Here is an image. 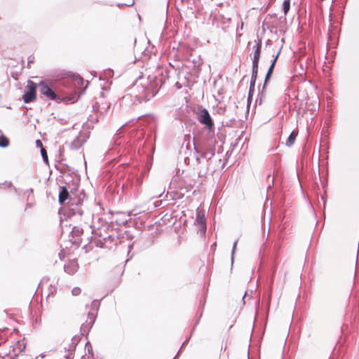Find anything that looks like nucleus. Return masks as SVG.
I'll return each instance as SVG.
<instances>
[{"mask_svg":"<svg viewBox=\"0 0 359 359\" xmlns=\"http://www.w3.org/2000/svg\"><path fill=\"white\" fill-rule=\"evenodd\" d=\"M83 83L84 79L79 74H67V77L61 81V85L69 90L67 91L57 87L49 79H42L39 83L29 79L22 99L26 104L36 101L37 98L36 89L39 87L40 94L48 100L66 104H73L80 98L79 88L83 86Z\"/></svg>","mask_w":359,"mask_h":359,"instance_id":"obj_1","label":"nucleus"},{"mask_svg":"<svg viewBox=\"0 0 359 359\" xmlns=\"http://www.w3.org/2000/svg\"><path fill=\"white\" fill-rule=\"evenodd\" d=\"M198 121L203 125L208 131L204 135L194 134V155L197 164L199 177H204L209 171L216 151L217 140L215 135V124L208 110L200 106L196 112Z\"/></svg>","mask_w":359,"mask_h":359,"instance_id":"obj_2","label":"nucleus"},{"mask_svg":"<svg viewBox=\"0 0 359 359\" xmlns=\"http://www.w3.org/2000/svg\"><path fill=\"white\" fill-rule=\"evenodd\" d=\"M168 77L167 70L159 75H149L147 78L139 76L128 89L129 95L134 98L133 103L139 104L149 101L158 94Z\"/></svg>","mask_w":359,"mask_h":359,"instance_id":"obj_3","label":"nucleus"},{"mask_svg":"<svg viewBox=\"0 0 359 359\" xmlns=\"http://www.w3.org/2000/svg\"><path fill=\"white\" fill-rule=\"evenodd\" d=\"M87 199V196L84 189L80 191L79 197H72L68 190L67 186H60L58 192V203L62 206L58 210L60 215V222L63 219H67L76 215L82 216L83 211L79 208Z\"/></svg>","mask_w":359,"mask_h":359,"instance_id":"obj_4","label":"nucleus"},{"mask_svg":"<svg viewBox=\"0 0 359 359\" xmlns=\"http://www.w3.org/2000/svg\"><path fill=\"white\" fill-rule=\"evenodd\" d=\"M277 271L276 263H275V260L273 261V264L271 266L270 273L271 277L268 280V285H267V292L264 294V297L266 301V319H267L269 313L270 311L271 301L272 297V291H273V285L274 283L275 276Z\"/></svg>","mask_w":359,"mask_h":359,"instance_id":"obj_5","label":"nucleus"},{"mask_svg":"<svg viewBox=\"0 0 359 359\" xmlns=\"http://www.w3.org/2000/svg\"><path fill=\"white\" fill-rule=\"evenodd\" d=\"M341 28L336 24H329L327 32V46L336 48L339 43Z\"/></svg>","mask_w":359,"mask_h":359,"instance_id":"obj_6","label":"nucleus"},{"mask_svg":"<svg viewBox=\"0 0 359 359\" xmlns=\"http://www.w3.org/2000/svg\"><path fill=\"white\" fill-rule=\"evenodd\" d=\"M195 225L198 226L197 230L198 233L201 236H205L207 231L206 219L205 212L197 209L196 217L194 222Z\"/></svg>","mask_w":359,"mask_h":359,"instance_id":"obj_7","label":"nucleus"},{"mask_svg":"<svg viewBox=\"0 0 359 359\" xmlns=\"http://www.w3.org/2000/svg\"><path fill=\"white\" fill-rule=\"evenodd\" d=\"M177 25L165 23L163 29L161 32L160 40L165 41L170 38L175 37L177 33V29H178V27H177Z\"/></svg>","mask_w":359,"mask_h":359,"instance_id":"obj_8","label":"nucleus"},{"mask_svg":"<svg viewBox=\"0 0 359 359\" xmlns=\"http://www.w3.org/2000/svg\"><path fill=\"white\" fill-rule=\"evenodd\" d=\"M65 184V186H67L68 190L72 195V197H79L80 191H79L80 179H77L76 180H72L71 181L67 182L65 180H64Z\"/></svg>","mask_w":359,"mask_h":359,"instance_id":"obj_9","label":"nucleus"},{"mask_svg":"<svg viewBox=\"0 0 359 359\" xmlns=\"http://www.w3.org/2000/svg\"><path fill=\"white\" fill-rule=\"evenodd\" d=\"M353 312H354L353 322L352 320L351 321V327L346 323H344L341 326V335L342 336L340 337V340H341L342 337H344V341H346V338L348 337V335L349 332H351V330H353L355 328V327L356 318H357V316H356L357 308H355V310Z\"/></svg>","mask_w":359,"mask_h":359,"instance_id":"obj_10","label":"nucleus"},{"mask_svg":"<svg viewBox=\"0 0 359 359\" xmlns=\"http://www.w3.org/2000/svg\"><path fill=\"white\" fill-rule=\"evenodd\" d=\"M255 44L253 46L252 49L254 50L253 57L252 62H259L262 47V39L257 34V39L255 40Z\"/></svg>","mask_w":359,"mask_h":359,"instance_id":"obj_11","label":"nucleus"},{"mask_svg":"<svg viewBox=\"0 0 359 359\" xmlns=\"http://www.w3.org/2000/svg\"><path fill=\"white\" fill-rule=\"evenodd\" d=\"M79 269L78 259L76 258L69 260L68 263L64 265V270L69 275L74 274Z\"/></svg>","mask_w":359,"mask_h":359,"instance_id":"obj_12","label":"nucleus"},{"mask_svg":"<svg viewBox=\"0 0 359 359\" xmlns=\"http://www.w3.org/2000/svg\"><path fill=\"white\" fill-rule=\"evenodd\" d=\"M281 49H282V47H280L278 51V53L276 54V55H273V59L271 60V65L268 68V70L266 72V74L265 75V77H266V80H270L271 79V77L273 74V70H274V67L276 66V62H277V60L280 54V52H281Z\"/></svg>","mask_w":359,"mask_h":359,"instance_id":"obj_13","label":"nucleus"},{"mask_svg":"<svg viewBox=\"0 0 359 359\" xmlns=\"http://www.w3.org/2000/svg\"><path fill=\"white\" fill-rule=\"evenodd\" d=\"M191 63H192L193 74L196 76H198V75L201 72V67L203 63V60L201 58L200 55H198L197 57H196L191 60Z\"/></svg>","mask_w":359,"mask_h":359,"instance_id":"obj_14","label":"nucleus"},{"mask_svg":"<svg viewBox=\"0 0 359 359\" xmlns=\"http://www.w3.org/2000/svg\"><path fill=\"white\" fill-rule=\"evenodd\" d=\"M259 62H252V72L250 86H255L257 79Z\"/></svg>","mask_w":359,"mask_h":359,"instance_id":"obj_15","label":"nucleus"},{"mask_svg":"<svg viewBox=\"0 0 359 359\" xmlns=\"http://www.w3.org/2000/svg\"><path fill=\"white\" fill-rule=\"evenodd\" d=\"M110 107V104H100L98 102H95L93 104V111L97 112L100 111L102 114L106 113Z\"/></svg>","mask_w":359,"mask_h":359,"instance_id":"obj_16","label":"nucleus"},{"mask_svg":"<svg viewBox=\"0 0 359 359\" xmlns=\"http://www.w3.org/2000/svg\"><path fill=\"white\" fill-rule=\"evenodd\" d=\"M80 340H81V337L79 335H74L72 338V343L69 344V346L68 348H66V347L65 348V352H67V351L75 352L76 346H77L78 344L79 343Z\"/></svg>","mask_w":359,"mask_h":359,"instance_id":"obj_17","label":"nucleus"},{"mask_svg":"<svg viewBox=\"0 0 359 359\" xmlns=\"http://www.w3.org/2000/svg\"><path fill=\"white\" fill-rule=\"evenodd\" d=\"M85 142H86V140H81L80 139L79 136H77L70 143L69 147L72 150H77L83 146V144H84Z\"/></svg>","mask_w":359,"mask_h":359,"instance_id":"obj_18","label":"nucleus"},{"mask_svg":"<svg viewBox=\"0 0 359 359\" xmlns=\"http://www.w3.org/2000/svg\"><path fill=\"white\" fill-rule=\"evenodd\" d=\"M205 303V297H204V299L203 301L201 300V302H200V304H201V307H202V311H201V313H200L198 318H197V320H196V321L195 323V325H194V327H193V328H192V330L191 331V334L188 337H187V338L185 339V341H187V342H189V341L190 340V339L191 337V335L193 334V333H194V330L196 329V327L198 325V324L200 322V319H201V318L202 316V314H203V309L204 308Z\"/></svg>","mask_w":359,"mask_h":359,"instance_id":"obj_19","label":"nucleus"},{"mask_svg":"<svg viewBox=\"0 0 359 359\" xmlns=\"http://www.w3.org/2000/svg\"><path fill=\"white\" fill-rule=\"evenodd\" d=\"M92 327L91 325H88V320H86L80 327V334L86 336V338L88 339V333Z\"/></svg>","mask_w":359,"mask_h":359,"instance_id":"obj_20","label":"nucleus"},{"mask_svg":"<svg viewBox=\"0 0 359 359\" xmlns=\"http://www.w3.org/2000/svg\"><path fill=\"white\" fill-rule=\"evenodd\" d=\"M297 136V133L295 130H292L286 140L285 145L288 147L292 146L296 140Z\"/></svg>","mask_w":359,"mask_h":359,"instance_id":"obj_21","label":"nucleus"},{"mask_svg":"<svg viewBox=\"0 0 359 359\" xmlns=\"http://www.w3.org/2000/svg\"><path fill=\"white\" fill-rule=\"evenodd\" d=\"M83 233V229L82 228H80L79 226H74L71 232H70V237L75 238V237H80Z\"/></svg>","mask_w":359,"mask_h":359,"instance_id":"obj_22","label":"nucleus"},{"mask_svg":"<svg viewBox=\"0 0 359 359\" xmlns=\"http://www.w3.org/2000/svg\"><path fill=\"white\" fill-rule=\"evenodd\" d=\"M9 145L8 138L0 130V147L6 148Z\"/></svg>","mask_w":359,"mask_h":359,"instance_id":"obj_23","label":"nucleus"},{"mask_svg":"<svg viewBox=\"0 0 359 359\" xmlns=\"http://www.w3.org/2000/svg\"><path fill=\"white\" fill-rule=\"evenodd\" d=\"M255 86H250L249 90H248V95L247 98V108H248L250 105V104L252 102L253 95L255 93Z\"/></svg>","mask_w":359,"mask_h":359,"instance_id":"obj_24","label":"nucleus"},{"mask_svg":"<svg viewBox=\"0 0 359 359\" xmlns=\"http://www.w3.org/2000/svg\"><path fill=\"white\" fill-rule=\"evenodd\" d=\"M85 350L86 351L87 353L89 355L88 356V359H90V358L95 359L94 358V353H93V351L92 345H91L90 341H88V340H87V341L86 343Z\"/></svg>","mask_w":359,"mask_h":359,"instance_id":"obj_25","label":"nucleus"},{"mask_svg":"<svg viewBox=\"0 0 359 359\" xmlns=\"http://www.w3.org/2000/svg\"><path fill=\"white\" fill-rule=\"evenodd\" d=\"M100 303L99 300H97V299L93 300V302H91L90 306V311H93L95 313H97L99 308H100Z\"/></svg>","mask_w":359,"mask_h":359,"instance_id":"obj_26","label":"nucleus"},{"mask_svg":"<svg viewBox=\"0 0 359 359\" xmlns=\"http://www.w3.org/2000/svg\"><path fill=\"white\" fill-rule=\"evenodd\" d=\"M97 314V313H95L93 311H89L88 313V325H91L92 327L93 326V325L96 320Z\"/></svg>","mask_w":359,"mask_h":359,"instance_id":"obj_27","label":"nucleus"},{"mask_svg":"<svg viewBox=\"0 0 359 359\" xmlns=\"http://www.w3.org/2000/svg\"><path fill=\"white\" fill-rule=\"evenodd\" d=\"M25 339H22V340H19L17 342V348L19 350V353L24 352L26 348L27 344L25 342Z\"/></svg>","mask_w":359,"mask_h":359,"instance_id":"obj_28","label":"nucleus"},{"mask_svg":"<svg viewBox=\"0 0 359 359\" xmlns=\"http://www.w3.org/2000/svg\"><path fill=\"white\" fill-rule=\"evenodd\" d=\"M40 152H41V157H42L43 163L46 165H49L48 156V153H47L46 149H41Z\"/></svg>","mask_w":359,"mask_h":359,"instance_id":"obj_29","label":"nucleus"},{"mask_svg":"<svg viewBox=\"0 0 359 359\" xmlns=\"http://www.w3.org/2000/svg\"><path fill=\"white\" fill-rule=\"evenodd\" d=\"M282 7L285 15H286L290 8V0H284Z\"/></svg>","mask_w":359,"mask_h":359,"instance_id":"obj_30","label":"nucleus"},{"mask_svg":"<svg viewBox=\"0 0 359 359\" xmlns=\"http://www.w3.org/2000/svg\"><path fill=\"white\" fill-rule=\"evenodd\" d=\"M70 241L72 242V245H74L78 248L80 246L82 239L80 237H75V238L72 237V238L70 239Z\"/></svg>","mask_w":359,"mask_h":359,"instance_id":"obj_31","label":"nucleus"},{"mask_svg":"<svg viewBox=\"0 0 359 359\" xmlns=\"http://www.w3.org/2000/svg\"><path fill=\"white\" fill-rule=\"evenodd\" d=\"M149 118L150 119L151 127L156 128V124H157V118H156V116H155L154 115H149Z\"/></svg>","mask_w":359,"mask_h":359,"instance_id":"obj_32","label":"nucleus"},{"mask_svg":"<svg viewBox=\"0 0 359 359\" xmlns=\"http://www.w3.org/2000/svg\"><path fill=\"white\" fill-rule=\"evenodd\" d=\"M105 241L103 240V238H98L95 241V245L97 247H99V248H103L105 247Z\"/></svg>","mask_w":359,"mask_h":359,"instance_id":"obj_33","label":"nucleus"},{"mask_svg":"<svg viewBox=\"0 0 359 359\" xmlns=\"http://www.w3.org/2000/svg\"><path fill=\"white\" fill-rule=\"evenodd\" d=\"M114 222L118 226H121V225L126 226V224L128 222V220L127 219L120 218L118 219H116Z\"/></svg>","mask_w":359,"mask_h":359,"instance_id":"obj_34","label":"nucleus"},{"mask_svg":"<svg viewBox=\"0 0 359 359\" xmlns=\"http://www.w3.org/2000/svg\"><path fill=\"white\" fill-rule=\"evenodd\" d=\"M238 243V240L235 241L233 243L232 250H231V263H233L234 261V253L236 250V246Z\"/></svg>","mask_w":359,"mask_h":359,"instance_id":"obj_35","label":"nucleus"},{"mask_svg":"<svg viewBox=\"0 0 359 359\" xmlns=\"http://www.w3.org/2000/svg\"><path fill=\"white\" fill-rule=\"evenodd\" d=\"M135 3V0H129L128 2L126 3H123V4H117V6L118 7H121L123 6H131L134 4Z\"/></svg>","mask_w":359,"mask_h":359,"instance_id":"obj_36","label":"nucleus"},{"mask_svg":"<svg viewBox=\"0 0 359 359\" xmlns=\"http://www.w3.org/2000/svg\"><path fill=\"white\" fill-rule=\"evenodd\" d=\"M81 290L79 287H75L72 290V294L74 296H77L81 294Z\"/></svg>","mask_w":359,"mask_h":359,"instance_id":"obj_37","label":"nucleus"},{"mask_svg":"<svg viewBox=\"0 0 359 359\" xmlns=\"http://www.w3.org/2000/svg\"><path fill=\"white\" fill-rule=\"evenodd\" d=\"M64 169V173L66 172V171H69V172H72V173H74V172L73 171V168L72 167H70L69 165L67 164H62V168Z\"/></svg>","mask_w":359,"mask_h":359,"instance_id":"obj_38","label":"nucleus"},{"mask_svg":"<svg viewBox=\"0 0 359 359\" xmlns=\"http://www.w3.org/2000/svg\"><path fill=\"white\" fill-rule=\"evenodd\" d=\"M58 152H59V155H60V162L64 161V158H63V154L65 152V149L63 147H60L59 148V150H58Z\"/></svg>","mask_w":359,"mask_h":359,"instance_id":"obj_39","label":"nucleus"},{"mask_svg":"<svg viewBox=\"0 0 359 359\" xmlns=\"http://www.w3.org/2000/svg\"><path fill=\"white\" fill-rule=\"evenodd\" d=\"M270 80H266V77L264 78V83L262 85V89H259V91H261V92H265L266 89V86H267V84L269 82Z\"/></svg>","mask_w":359,"mask_h":359,"instance_id":"obj_40","label":"nucleus"},{"mask_svg":"<svg viewBox=\"0 0 359 359\" xmlns=\"http://www.w3.org/2000/svg\"><path fill=\"white\" fill-rule=\"evenodd\" d=\"M34 55H29L27 58V68H30V65L31 63L34 62Z\"/></svg>","mask_w":359,"mask_h":359,"instance_id":"obj_41","label":"nucleus"},{"mask_svg":"<svg viewBox=\"0 0 359 359\" xmlns=\"http://www.w3.org/2000/svg\"><path fill=\"white\" fill-rule=\"evenodd\" d=\"M35 144H36V147L40 149V151L41 150V149H45L43 147V143H42L41 140H36V142H35Z\"/></svg>","mask_w":359,"mask_h":359,"instance_id":"obj_42","label":"nucleus"},{"mask_svg":"<svg viewBox=\"0 0 359 359\" xmlns=\"http://www.w3.org/2000/svg\"><path fill=\"white\" fill-rule=\"evenodd\" d=\"M68 353L65 356V359H73L74 356V352L67 351Z\"/></svg>","mask_w":359,"mask_h":359,"instance_id":"obj_43","label":"nucleus"},{"mask_svg":"<svg viewBox=\"0 0 359 359\" xmlns=\"http://www.w3.org/2000/svg\"><path fill=\"white\" fill-rule=\"evenodd\" d=\"M103 240L107 242V241H114L115 240V237L112 235H109L107 237H104Z\"/></svg>","mask_w":359,"mask_h":359,"instance_id":"obj_44","label":"nucleus"},{"mask_svg":"<svg viewBox=\"0 0 359 359\" xmlns=\"http://www.w3.org/2000/svg\"><path fill=\"white\" fill-rule=\"evenodd\" d=\"M3 185L6 186L7 188L13 187L15 191H16V188L13 186V184L11 182H7L6 181L4 183H3Z\"/></svg>","mask_w":359,"mask_h":359,"instance_id":"obj_45","label":"nucleus"},{"mask_svg":"<svg viewBox=\"0 0 359 359\" xmlns=\"http://www.w3.org/2000/svg\"><path fill=\"white\" fill-rule=\"evenodd\" d=\"M264 100L262 99V97H257V98L255 100V105L257 106V104L259 105H261L263 102H264Z\"/></svg>","mask_w":359,"mask_h":359,"instance_id":"obj_46","label":"nucleus"},{"mask_svg":"<svg viewBox=\"0 0 359 359\" xmlns=\"http://www.w3.org/2000/svg\"><path fill=\"white\" fill-rule=\"evenodd\" d=\"M55 168L56 170L60 171L62 174H64V169L62 168V165H59L57 164H55Z\"/></svg>","mask_w":359,"mask_h":359,"instance_id":"obj_47","label":"nucleus"},{"mask_svg":"<svg viewBox=\"0 0 359 359\" xmlns=\"http://www.w3.org/2000/svg\"><path fill=\"white\" fill-rule=\"evenodd\" d=\"M257 97H262V99L264 100L265 97H266V95H265V93L264 92H261V91H259V93H258V95Z\"/></svg>","mask_w":359,"mask_h":359,"instance_id":"obj_48","label":"nucleus"},{"mask_svg":"<svg viewBox=\"0 0 359 359\" xmlns=\"http://www.w3.org/2000/svg\"><path fill=\"white\" fill-rule=\"evenodd\" d=\"M304 25V24L298 23L297 29L299 30L300 32H302V30L304 29V28H303Z\"/></svg>","mask_w":359,"mask_h":359,"instance_id":"obj_49","label":"nucleus"},{"mask_svg":"<svg viewBox=\"0 0 359 359\" xmlns=\"http://www.w3.org/2000/svg\"><path fill=\"white\" fill-rule=\"evenodd\" d=\"M269 25H270V24H265V23L262 24V27H263L262 33L265 32V26H266L267 28H269L270 27Z\"/></svg>","mask_w":359,"mask_h":359,"instance_id":"obj_50","label":"nucleus"},{"mask_svg":"<svg viewBox=\"0 0 359 359\" xmlns=\"http://www.w3.org/2000/svg\"><path fill=\"white\" fill-rule=\"evenodd\" d=\"M241 36H242V34L238 32V27H236V39L238 40V39L239 37H241Z\"/></svg>","mask_w":359,"mask_h":359,"instance_id":"obj_51","label":"nucleus"},{"mask_svg":"<svg viewBox=\"0 0 359 359\" xmlns=\"http://www.w3.org/2000/svg\"><path fill=\"white\" fill-rule=\"evenodd\" d=\"M133 245H134V243H131V244H129L128 246V252L129 253L132 249L133 248Z\"/></svg>","mask_w":359,"mask_h":359,"instance_id":"obj_52","label":"nucleus"},{"mask_svg":"<svg viewBox=\"0 0 359 359\" xmlns=\"http://www.w3.org/2000/svg\"><path fill=\"white\" fill-rule=\"evenodd\" d=\"M336 347L334 348L333 353L332 354V356H330V359H338V358H335V351Z\"/></svg>","mask_w":359,"mask_h":359,"instance_id":"obj_53","label":"nucleus"},{"mask_svg":"<svg viewBox=\"0 0 359 359\" xmlns=\"http://www.w3.org/2000/svg\"><path fill=\"white\" fill-rule=\"evenodd\" d=\"M32 205H33V203H27L26 204V208H25V210H27V209H28V208H32Z\"/></svg>","mask_w":359,"mask_h":359,"instance_id":"obj_54","label":"nucleus"},{"mask_svg":"<svg viewBox=\"0 0 359 359\" xmlns=\"http://www.w3.org/2000/svg\"><path fill=\"white\" fill-rule=\"evenodd\" d=\"M246 296H247V292H245L244 293V294L243 295V297H242L243 304H245V297H246Z\"/></svg>","mask_w":359,"mask_h":359,"instance_id":"obj_55","label":"nucleus"},{"mask_svg":"<svg viewBox=\"0 0 359 359\" xmlns=\"http://www.w3.org/2000/svg\"><path fill=\"white\" fill-rule=\"evenodd\" d=\"M187 343H188V342H187V341H186L184 340V341H183V343H182V346H181V347H180V350H179V351H180L182 350V348L183 347H184V346L187 344Z\"/></svg>","mask_w":359,"mask_h":359,"instance_id":"obj_56","label":"nucleus"},{"mask_svg":"<svg viewBox=\"0 0 359 359\" xmlns=\"http://www.w3.org/2000/svg\"><path fill=\"white\" fill-rule=\"evenodd\" d=\"M18 353H14L13 356L10 358V359H18Z\"/></svg>","mask_w":359,"mask_h":359,"instance_id":"obj_57","label":"nucleus"},{"mask_svg":"<svg viewBox=\"0 0 359 359\" xmlns=\"http://www.w3.org/2000/svg\"><path fill=\"white\" fill-rule=\"evenodd\" d=\"M273 183H274V179H273V178H272V180H271V184H269V186H268V189H269L270 187H271L272 186H273Z\"/></svg>","mask_w":359,"mask_h":359,"instance_id":"obj_58","label":"nucleus"},{"mask_svg":"<svg viewBox=\"0 0 359 359\" xmlns=\"http://www.w3.org/2000/svg\"><path fill=\"white\" fill-rule=\"evenodd\" d=\"M274 248H275L276 250L278 252L280 250V245L275 244Z\"/></svg>","mask_w":359,"mask_h":359,"instance_id":"obj_59","label":"nucleus"},{"mask_svg":"<svg viewBox=\"0 0 359 359\" xmlns=\"http://www.w3.org/2000/svg\"><path fill=\"white\" fill-rule=\"evenodd\" d=\"M321 199L323 201V206L325 208V207L326 199H325V198L324 196H321Z\"/></svg>","mask_w":359,"mask_h":359,"instance_id":"obj_60","label":"nucleus"},{"mask_svg":"<svg viewBox=\"0 0 359 359\" xmlns=\"http://www.w3.org/2000/svg\"><path fill=\"white\" fill-rule=\"evenodd\" d=\"M181 1L182 3H187L189 4L191 0H181Z\"/></svg>","mask_w":359,"mask_h":359,"instance_id":"obj_61","label":"nucleus"},{"mask_svg":"<svg viewBox=\"0 0 359 359\" xmlns=\"http://www.w3.org/2000/svg\"><path fill=\"white\" fill-rule=\"evenodd\" d=\"M243 26H244V24H241L240 26H238V30L239 29H243Z\"/></svg>","mask_w":359,"mask_h":359,"instance_id":"obj_62","label":"nucleus"},{"mask_svg":"<svg viewBox=\"0 0 359 359\" xmlns=\"http://www.w3.org/2000/svg\"><path fill=\"white\" fill-rule=\"evenodd\" d=\"M180 352V351H178L177 353L175 355V356L173 358V359H177Z\"/></svg>","mask_w":359,"mask_h":359,"instance_id":"obj_63","label":"nucleus"},{"mask_svg":"<svg viewBox=\"0 0 359 359\" xmlns=\"http://www.w3.org/2000/svg\"><path fill=\"white\" fill-rule=\"evenodd\" d=\"M50 293H53V292H55L56 290L55 287H52V289H50Z\"/></svg>","mask_w":359,"mask_h":359,"instance_id":"obj_64","label":"nucleus"}]
</instances>
